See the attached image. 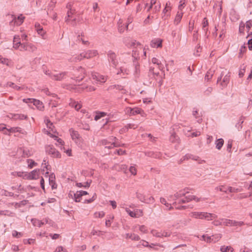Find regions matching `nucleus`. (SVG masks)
<instances>
[{
	"label": "nucleus",
	"instance_id": "obj_1",
	"mask_svg": "<svg viewBox=\"0 0 252 252\" xmlns=\"http://www.w3.org/2000/svg\"><path fill=\"white\" fill-rule=\"evenodd\" d=\"M189 192L187 190L184 189L180 190L176 193H174V208L179 210H185L187 208H192V205H179L180 203H185L190 202L192 200H195L196 202H199L201 200L200 198H198L194 195H188L186 194Z\"/></svg>",
	"mask_w": 252,
	"mask_h": 252
},
{
	"label": "nucleus",
	"instance_id": "obj_2",
	"mask_svg": "<svg viewBox=\"0 0 252 252\" xmlns=\"http://www.w3.org/2000/svg\"><path fill=\"white\" fill-rule=\"evenodd\" d=\"M45 123L46 125V128L44 129L45 133L48 134L51 137L55 138L58 142L59 145H63L64 142L61 139L58 137V133L54 128L53 124L50 121L49 119L45 120Z\"/></svg>",
	"mask_w": 252,
	"mask_h": 252
},
{
	"label": "nucleus",
	"instance_id": "obj_3",
	"mask_svg": "<svg viewBox=\"0 0 252 252\" xmlns=\"http://www.w3.org/2000/svg\"><path fill=\"white\" fill-rule=\"evenodd\" d=\"M46 153L51 155L53 158H60L61 155L60 152L57 151L53 145H47L45 147Z\"/></svg>",
	"mask_w": 252,
	"mask_h": 252
},
{
	"label": "nucleus",
	"instance_id": "obj_4",
	"mask_svg": "<svg viewBox=\"0 0 252 252\" xmlns=\"http://www.w3.org/2000/svg\"><path fill=\"white\" fill-rule=\"evenodd\" d=\"M124 209L126 212L132 218H137L143 216V211L141 210L136 209L132 211L128 207H126Z\"/></svg>",
	"mask_w": 252,
	"mask_h": 252
},
{
	"label": "nucleus",
	"instance_id": "obj_5",
	"mask_svg": "<svg viewBox=\"0 0 252 252\" xmlns=\"http://www.w3.org/2000/svg\"><path fill=\"white\" fill-rule=\"evenodd\" d=\"M115 137H112L110 141H108L107 140L104 139L102 140L101 141V143L102 145L105 146V148H107L108 149H111L115 147L119 146V145L114 142L115 140Z\"/></svg>",
	"mask_w": 252,
	"mask_h": 252
},
{
	"label": "nucleus",
	"instance_id": "obj_6",
	"mask_svg": "<svg viewBox=\"0 0 252 252\" xmlns=\"http://www.w3.org/2000/svg\"><path fill=\"white\" fill-rule=\"evenodd\" d=\"M126 113L130 115H135L140 114L142 116H144L145 114L143 111L139 108H131V107H127L126 108Z\"/></svg>",
	"mask_w": 252,
	"mask_h": 252
},
{
	"label": "nucleus",
	"instance_id": "obj_7",
	"mask_svg": "<svg viewBox=\"0 0 252 252\" xmlns=\"http://www.w3.org/2000/svg\"><path fill=\"white\" fill-rule=\"evenodd\" d=\"M12 20L10 22V24L12 26H20L21 25L25 19V17L22 15H20L17 18L15 16H12Z\"/></svg>",
	"mask_w": 252,
	"mask_h": 252
},
{
	"label": "nucleus",
	"instance_id": "obj_8",
	"mask_svg": "<svg viewBox=\"0 0 252 252\" xmlns=\"http://www.w3.org/2000/svg\"><path fill=\"white\" fill-rule=\"evenodd\" d=\"M74 75L78 81L82 80L85 76V69L81 67L75 70Z\"/></svg>",
	"mask_w": 252,
	"mask_h": 252
},
{
	"label": "nucleus",
	"instance_id": "obj_9",
	"mask_svg": "<svg viewBox=\"0 0 252 252\" xmlns=\"http://www.w3.org/2000/svg\"><path fill=\"white\" fill-rule=\"evenodd\" d=\"M20 50L21 51H28L32 52L36 50V47L32 43H23V44L21 45V48H20Z\"/></svg>",
	"mask_w": 252,
	"mask_h": 252
},
{
	"label": "nucleus",
	"instance_id": "obj_10",
	"mask_svg": "<svg viewBox=\"0 0 252 252\" xmlns=\"http://www.w3.org/2000/svg\"><path fill=\"white\" fill-rule=\"evenodd\" d=\"M93 79L100 83H103L107 80V77L97 73H93L92 74Z\"/></svg>",
	"mask_w": 252,
	"mask_h": 252
},
{
	"label": "nucleus",
	"instance_id": "obj_11",
	"mask_svg": "<svg viewBox=\"0 0 252 252\" xmlns=\"http://www.w3.org/2000/svg\"><path fill=\"white\" fill-rule=\"evenodd\" d=\"M39 175V170H35L30 173H27V174L25 176L26 179L33 180L38 178Z\"/></svg>",
	"mask_w": 252,
	"mask_h": 252
},
{
	"label": "nucleus",
	"instance_id": "obj_12",
	"mask_svg": "<svg viewBox=\"0 0 252 252\" xmlns=\"http://www.w3.org/2000/svg\"><path fill=\"white\" fill-rule=\"evenodd\" d=\"M162 40L159 38H154L151 41L150 45L152 48H161Z\"/></svg>",
	"mask_w": 252,
	"mask_h": 252
},
{
	"label": "nucleus",
	"instance_id": "obj_13",
	"mask_svg": "<svg viewBox=\"0 0 252 252\" xmlns=\"http://www.w3.org/2000/svg\"><path fill=\"white\" fill-rule=\"evenodd\" d=\"M189 159L198 161L199 163L205 162V161L204 160H201L198 156L193 155L190 154H187L184 157V160H188Z\"/></svg>",
	"mask_w": 252,
	"mask_h": 252
},
{
	"label": "nucleus",
	"instance_id": "obj_14",
	"mask_svg": "<svg viewBox=\"0 0 252 252\" xmlns=\"http://www.w3.org/2000/svg\"><path fill=\"white\" fill-rule=\"evenodd\" d=\"M70 133L72 140H74L75 143H78L80 141L81 137L77 131L71 129L70 130Z\"/></svg>",
	"mask_w": 252,
	"mask_h": 252
},
{
	"label": "nucleus",
	"instance_id": "obj_15",
	"mask_svg": "<svg viewBox=\"0 0 252 252\" xmlns=\"http://www.w3.org/2000/svg\"><path fill=\"white\" fill-rule=\"evenodd\" d=\"M35 29L38 33L43 39L46 38V32L44 31L41 27V26L39 24H35Z\"/></svg>",
	"mask_w": 252,
	"mask_h": 252
},
{
	"label": "nucleus",
	"instance_id": "obj_16",
	"mask_svg": "<svg viewBox=\"0 0 252 252\" xmlns=\"http://www.w3.org/2000/svg\"><path fill=\"white\" fill-rule=\"evenodd\" d=\"M48 181L52 189L57 188V185L55 183V176L54 174H51L49 175Z\"/></svg>",
	"mask_w": 252,
	"mask_h": 252
},
{
	"label": "nucleus",
	"instance_id": "obj_17",
	"mask_svg": "<svg viewBox=\"0 0 252 252\" xmlns=\"http://www.w3.org/2000/svg\"><path fill=\"white\" fill-rule=\"evenodd\" d=\"M20 37L19 35H15L13 38V47L17 49L19 48H21V45L23 43H21Z\"/></svg>",
	"mask_w": 252,
	"mask_h": 252
},
{
	"label": "nucleus",
	"instance_id": "obj_18",
	"mask_svg": "<svg viewBox=\"0 0 252 252\" xmlns=\"http://www.w3.org/2000/svg\"><path fill=\"white\" fill-rule=\"evenodd\" d=\"M86 59H91L96 57L97 55V52L95 50H90L85 52Z\"/></svg>",
	"mask_w": 252,
	"mask_h": 252
},
{
	"label": "nucleus",
	"instance_id": "obj_19",
	"mask_svg": "<svg viewBox=\"0 0 252 252\" xmlns=\"http://www.w3.org/2000/svg\"><path fill=\"white\" fill-rule=\"evenodd\" d=\"M108 59L109 61L111 62L115 66H116L117 63V60L116 54L112 52H109L108 54Z\"/></svg>",
	"mask_w": 252,
	"mask_h": 252
},
{
	"label": "nucleus",
	"instance_id": "obj_20",
	"mask_svg": "<svg viewBox=\"0 0 252 252\" xmlns=\"http://www.w3.org/2000/svg\"><path fill=\"white\" fill-rule=\"evenodd\" d=\"M204 212H193L190 214V216L195 219H204Z\"/></svg>",
	"mask_w": 252,
	"mask_h": 252
},
{
	"label": "nucleus",
	"instance_id": "obj_21",
	"mask_svg": "<svg viewBox=\"0 0 252 252\" xmlns=\"http://www.w3.org/2000/svg\"><path fill=\"white\" fill-rule=\"evenodd\" d=\"M73 194L74 196V200L75 202H79L81 201L82 196L79 191H77L75 193H73V192L70 191L69 193V196L73 198Z\"/></svg>",
	"mask_w": 252,
	"mask_h": 252
},
{
	"label": "nucleus",
	"instance_id": "obj_22",
	"mask_svg": "<svg viewBox=\"0 0 252 252\" xmlns=\"http://www.w3.org/2000/svg\"><path fill=\"white\" fill-rule=\"evenodd\" d=\"M9 117L10 118L12 119L15 120H24V119H26L27 118V116H26L24 114H10L9 116Z\"/></svg>",
	"mask_w": 252,
	"mask_h": 252
},
{
	"label": "nucleus",
	"instance_id": "obj_23",
	"mask_svg": "<svg viewBox=\"0 0 252 252\" xmlns=\"http://www.w3.org/2000/svg\"><path fill=\"white\" fill-rule=\"evenodd\" d=\"M151 233L153 235V236L158 237H167L170 235L169 234H168L166 232H158L157 230H153L151 231Z\"/></svg>",
	"mask_w": 252,
	"mask_h": 252
},
{
	"label": "nucleus",
	"instance_id": "obj_24",
	"mask_svg": "<svg viewBox=\"0 0 252 252\" xmlns=\"http://www.w3.org/2000/svg\"><path fill=\"white\" fill-rule=\"evenodd\" d=\"M32 103L37 107L38 109L40 110H42L44 108V106L42 102L39 100L33 99V100H32Z\"/></svg>",
	"mask_w": 252,
	"mask_h": 252
},
{
	"label": "nucleus",
	"instance_id": "obj_25",
	"mask_svg": "<svg viewBox=\"0 0 252 252\" xmlns=\"http://www.w3.org/2000/svg\"><path fill=\"white\" fill-rule=\"evenodd\" d=\"M65 76V73H62L60 74H53L51 78L55 80L60 81L63 79Z\"/></svg>",
	"mask_w": 252,
	"mask_h": 252
},
{
	"label": "nucleus",
	"instance_id": "obj_26",
	"mask_svg": "<svg viewBox=\"0 0 252 252\" xmlns=\"http://www.w3.org/2000/svg\"><path fill=\"white\" fill-rule=\"evenodd\" d=\"M20 131V128L18 127H11L10 128H6V130L4 131V134H10L11 133H14L16 132H18Z\"/></svg>",
	"mask_w": 252,
	"mask_h": 252
},
{
	"label": "nucleus",
	"instance_id": "obj_27",
	"mask_svg": "<svg viewBox=\"0 0 252 252\" xmlns=\"http://www.w3.org/2000/svg\"><path fill=\"white\" fill-rule=\"evenodd\" d=\"M229 77L230 76L228 74L225 75L224 77L223 78V79L222 81L220 82V85L223 87H225L228 83L229 82Z\"/></svg>",
	"mask_w": 252,
	"mask_h": 252
},
{
	"label": "nucleus",
	"instance_id": "obj_28",
	"mask_svg": "<svg viewBox=\"0 0 252 252\" xmlns=\"http://www.w3.org/2000/svg\"><path fill=\"white\" fill-rule=\"evenodd\" d=\"M192 115L197 120V122L198 123H201L202 122V119L201 118V115L199 113V112L196 110H193Z\"/></svg>",
	"mask_w": 252,
	"mask_h": 252
},
{
	"label": "nucleus",
	"instance_id": "obj_29",
	"mask_svg": "<svg viewBox=\"0 0 252 252\" xmlns=\"http://www.w3.org/2000/svg\"><path fill=\"white\" fill-rule=\"evenodd\" d=\"M204 219L208 220H212L214 219L217 218V216L214 214L208 213L204 212Z\"/></svg>",
	"mask_w": 252,
	"mask_h": 252
},
{
	"label": "nucleus",
	"instance_id": "obj_30",
	"mask_svg": "<svg viewBox=\"0 0 252 252\" xmlns=\"http://www.w3.org/2000/svg\"><path fill=\"white\" fill-rule=\"evenodd\" d=\"M222 225L225 226H234V220L222 219H221Z\"/></svg>",
	"mask_w": 252,
	"mask_h": 252
},
{
	"label": "nucleus",
	"instance_id": "obj_31",
	"mask_svg": "<svg viewBox=\"0 0 252 252\" xmlns=\"http://www.w3.org/2000/svg\"><path fill=\"white\" fill-rule=\"evenodd\" d=\"M220 251L221 252H234L233 248L230 246H222L220 247Z\"/></svg>",
	"mask_w": 252,
	"mask_h": 252
},
{
	"label": "nucleus",
	"instance_id": "obj_32",
	"mask_svg": "<svg viewBox=\"0 0 252 252\" xmlns=\"http://www.w3.org/2000/svg\"><path fill=\"white\" fill-rule=\"evenodd\" d=\"M223 143L224 141L223 139L220 138L217 139L215 142L216 148L219 150H220L223 145Z\"/></svg>",
	"mask_w": 252,
	"mask_h": 252
},
{
	"label": "nucleus",
	"instance_id": "obj_33",
	"mask_svg": "<svg viewBox=\"0 0 252 252\" xmlns=\"http://www.w3.org/2000/svg\"><path fill=\"white\" fill-rule=\"evenodd\" d=\"M246 65L244 64H243L242 65H241L239 71V76L240 78H242L244 76L245 72L246 71Z\"/></svg>",
	"mask_w": 252,
	"mask_h": 252
},
{
	"label": "nucleus",
	"instance_id": "obj_34",
	"mask_svg": "<svg viewBox=\"0 0 252 252\" xmlns=\"http://www.w3.org/2000/svg\"><path fill=\"white\" fill-rule=\"evenodd\" d=\"M104 216L105 213L103 211H97L94 214V217L95 219L102 218Z\"/></svg>",
	"mask_w": 252,
	"mask_h": 252
},
{
	"label": "nucleus",
	"instance_id": "obj_35",
	"mask_svg": "<svg viewBox=\"0 0 252 252\" xmlns=\"http://www.w3.org/2000/svg\"><path fill=\"white\" fill-rule=\"evenodd\" d=\"M244 117L243 116H241L240 118V119L239 120V122L238 123L236 124V127L237 128V129L240 130L242 128V124L244 122Z\"/></svg>",
	"mask_w": 252,
	"mask_h": 252
},
{
	"label": "nucleus",
	"instance_id": "obj_36",
	"mask_svg": "<svg viewBox=\"0 0 252 252\" xmlns=\"http://www.w3.org/2000/svg\"><path fill=\"white\" fill-rule=\"evenodd\" d=\"M212 238L211 236H209L207 235H203L201 236V238L200 240L204 241L207 243H211L212 242Z\"/></svg>",
	"mask_w": 252,
	"mask_h": 252
},
{
	"label": "nucleus",
	"instance_id": "obj_37",
	"mask_svg": "<svg viewBox=\"0 0 252 252\" xmlns=\"http://www.w3.org/2000/svg\"><path fill=\"white\" fill-rule=\"evenodd\" d=\"M27 173L28 172H21V171H20V172H15L13 173V175L14 176H18V177H22L24 179H26V177H25V176H26V175L27 174Z\"/></svg>",
	"mask_w": 252,
	"mask_h": 252
},
{
	"label": "nucleus",
	"instance_id": "obj_38",
	"mask_svg": "<svg viewBox=\"0 0 252 252\" xmlns=\"http://www.w3.org/2000/svg\"><path fill=\"white\" fill-rule=\"evenodd\" d=\"M212 242L216 243L218 242L221 238V235L220 234H217L211 236Z\"/></svg>",
	"mask_w": 252,
	"mask_h": 252
},
{
	"label": "nucleus",
	"instance_id": "obj_39",
	"mask_svg": "<svg viewBox=\"0 0 252 252\" xmlns=\"http://www.w3.org/2000/svg\"><path fill=\"white\" fill-rule=\"evenodd\" d=\"M106 115V113L104 112H98L96 113L95 117L94 120L95 121H97L98 120L100 119V118L105 116Z\"/></svg>",
	"mask_w": 252,
	"mask_h": 252
},
{
	"label": "nucleus",
	"instance_id": "obj_40",
	"mask_svg": "<svg viewBox=\"0 0 252 252\" xmlns=\"http://www.w3.org/2000/svg\"><path fill=\"white\" fill-rule=\"evenodd\" d=\"M216 190H219L220 191L224 192L225 193H227L228 191V187H226L224 186H220L219 187H217L215 188Z\"/></svg>",
	"mask_w": 252,
	"mask_h": 252
},
{
	"label": "nucleus",
	"instance_id": "obj_41",
	"mask_svg": "<svg viewBox=\"0 0 252 252\" xmlns=\"http://www.w3.org/2000/svg\"><path fill=\"white\" fill-rule=\"evenodd\" d=\"M0 63L3 64H6L7 65H9L10 64V62L8 59L2 58L0 56Z\"/></svg>",
	"mask_w": 252,
	"mask_h": 252
},
{
	"label": "nucleus",
	"instance_id": "obj_42",
	"mask_svg": "<svg viewBox=\"0 0 252 252\" xmlns=\"http://www.w3.org/2000/svg\"><path fill=\"white\" fill-rule=\"evenodd\" d=\"M75 10H68L67 12V18H66V21L68 22L69 21L70 18H72V15H73Z\"/></svg>",
	"mask_w": 252,
	"mask_h": 252
},
{
	"label": "nucleus",
	"instance_id": "obj_43",
	"mask_svg": "<svg viewBox=\"0 0 252 252\" xmlns=\"http://www.w3.org/2000/svg\"><path fill=\"white\" fill-rule=\"evenodd\" d=\"M84 59H86L85 52H82V53H80L79 55H77L76 57H75V59L77 61H81Z\"/></svg>",
	"mask_w": 252,
	"mask_h": 252
},
{
	"label": "nucleus",
	"instance_id": "obj_44",
	"mask_svg": "<svg viewBox=\"0 0 252 252\" xmlns=\"http://www.w3.org/2000/svg\"><path fill=\"white\" fill-rule=\"evenodd\" d=\"M246 47L245 45H242L239 50V57L242 58L243 54L246 52Z\"/></svg>",
	"mask_w": 252,
	"mask_h": 252
},
{
	"label": "nucleus",
	"instance_id": "obj_45",
	"mask_svg": "<svg viewBox=\"0 0 252 252\" xmlns=\"http://www.w3.org/2000/svg\"><path fill=\"white\" fill-rule=\"evenodd\" d=\"M160 201L162 204H163L166 206V207H167V209L169 210L172 208L171 204L167 203L166 200L164 198H160Z\"/></svg>",
	"mask_w": 252,
	"mask_h": 252
},
{
	"label": "nucleus",
	"instance_id": "obj_46",
	"mask_svg": "<svg viewBox=\"0 0 252 252\" xmlns=\"http://www.w3.org/2000/svg\"><path fill=\"white\" fill-rule=\"evenodd\" d=\"M228 191L229 192H238L241 191V189L233 188L232 187H228Z\"/></svg>",
	"mask_w": 252,
	"mask_h": 252
},
{
	"label": "nucleus",
	"instance_id": "obj_47",
	"mask_svg": "<svg viewBox=\"0 0 252 252\" xmlns=\"http://www.w3.org/2000/svg\"><path fill=\"white\" fill-rule=\"evenodd\" d=\"M213 76V71L210 70L207 72V74L205 76V80L209 81L210 80Z\"/></svg>",
	"mask_w": 252,
	"mask_h": 252
},
{
	"label": "nucleus",
	"instance_id": "obj_48",
	"mask_svg": "<svg viewBox=\"0 0 252 252\" xmlns=\"http://www.w3.org/2000/svg\"><path fill=\"white\" fill-rule=\"evenodd\" d=\"M182 16H183V13L181 12H180L178 11L177 13V15L174 19V21H176L177 22H180V21L182 19Z\"/></svg>",
	"mask_w": 252,
	"mask_h": 252
},
{
	"label": "nucleus",
	"instance_id": "obj_49",
	"mask_svg": "<svg viewBox=\"0 0 252 252\" xmlns=\"http://www.w3.org/2000/svg\"><path fill=\"white\" fill-rule=\"evenodd\" d=\"M131 174L134 176L137 174V169L135 166H131L129 169Z\"/></svg>",
	"mask_w": 252,
	"mask_h": 252
},
{
	"label": "nucleus",
	"instance_id": "obj_50",
	"mask_svg": "<svg viewBox=\"0 0 252 252\" xmlns=\"http://www.w3.org/2000/svg\"><path fill=\"white\" fill-rule=\"evenodd\" d=\"M61 150H63V152L66 153V154L68 156H71L72 154H71V150L69 148L67 149H66L64 147H63V148H61Z\"/></svg>",
	"mask_w": 252,
	"mask_h": 252
},
{
	"label": "nucleus",
	"instance_id": "obj_51",
	"mask_svg": "<svg viewBox=\"0 0 252 252\" xmlns=\"http://www.w3.org/2000/svg\"><path fill=\"white\" fill-rule=\"evenodd\" d=\"M152 62L154 63V64H157L158 66V67L159 68H160V62H159V61L158 60V59L156 58H153L152 59Z\"/></svg>",
	"mask_w": 252,
	"mask_h": 252
},
{
	"label": "nucleus",
	"instance_id": "obj_52",
	"mask_svg": "<svg viewBox=\"0 0 252 252\" xmlns=\"http://www.w3.org/2000/svg\"><path fill=\"white\" fill-rule=\"evenodd\" d=\"M28 163L29 167H30L31 168H32L33 166H35L36 165V163H35L32 159H28Z\"/></svg>",
	"mask_w": 252,
	"mask_h": 252
},
{
	"label": "nucleus",
	"instance_id": "obj_53",
	"mask_svg": "<svg viewBox=\"0 0 252 252\" xmlns=\"http://www.w3.org/2000/svg\"><path fill=\"white\" fill-rule=\"evenodd\" d=\"M75 105V109L78 111L82 107V105L80 103H78V102L76 101H72V105Z\"/></svg>",
	"mask_w": 252,
	"mask_h": 252
},
{
	"label": "nucleus",
	"instance_id": "obj_54",
	"mask_svg": "<svg viewBox=\"0 0 252 252\" xmlns=\"http://www.w3.org/2000/svg\"><path fill=\"white\" fill-rule=\"evenodd\" d=\"M33 224L35 226H41L44 224V222L40 221L38 220H32Z\"/></svg>",
	"mask_w": 252,
	"mask_h": 252
},
{
	"label": "nucleus",
	"instance_id": "obj_55",
	"mask_svg": "<svg viewBox=\"0 0 252 252\" xmlns=\"http://www.w3.org/2000/svg\"><path fill=\"white\" fill-rule=\"evenodd\" d=\"M139 230L143 233H147L148 231L147 227L144 225L140 226Z\"/></svg>",
	"mask_w": 252,
	"mask_h": 252
},
{
	"label": "nucleus",
	"instance_id": "obj_56",
	"mask_svg": "<svg viewBox=\"0 0 252 252\" xmlns=\"http://www.w3.org/2000/svg\"><path fill=\"white\" fill-rule=\"evenodd\" d=\"M12 236L14 237L19 238L22 236V233L15 230L12 231Z\"/></svg>",
	"mask_w": 252,
	"mask_h": 252
},
{
	"label": "nucleus",
	"instance_id": "obj_57",
	"mask_svg": "<svg viewBox=\"0 0 252 252\" xmlns=\"http://www.w3.org/2000/svg\"><path fill=\"white\" fill-rule=\"evenodd\" d=\"M96 196V194L94 193L91 199H88V200H85L84 201V203H90L92 202L95 199Z\"/></svg>",
	"mask_w": 252,
	"mask_h": 252
},
{
	"label": "nucleus",
	"instance_id": "obj_58",
	"mask_svg": "<svg viewBox=\"0 0 252 252\" xmlns=\"http://www.w3.org/2000/svg\"><path fill=\"white\" fill-rule=\"evenodd\" d=\"M131 239L132 240L138 241L140 239V237L136 234H132L131 236Z\"/></svg>",
	"mask_w": 252,
	"mask_h": 252
},
{
	"label": "nucleus",
	"instance_id": "obj_59",
	"mask_svg": "<svg viewBox=\"0 0 252 252\" xmlns=\"http://www.w3.org/2000/svg\"><path fill=\"white\" fill-rule=\"evenodd\" d=\"M252 26V21L251 20L248 21L246 23V28L249 31Z\"/></svg>",
	"mask_w": 252,
	"mask_h": 252
},
{
	"label": "nucleus",
	"instance_id": "obj_60",
	"mask_svg": "<svg viewBox=\"0 0 252 252\" xmlns=\"http://www.w3.org/2000/svg\"><path fill=\"white\" fill-rule=\"evenodd\" d=\"M200 135V131H196L192 132L190 135H189V136H191V137H197Z\"/></svg>",
	"mask_w": 252,
	"mask_h": 252
},
{
	"label": "nucleus",
	"instance_id": "obj_61",
	"mask_svg": "<svg viewBox=\"0 0 252 252\" xmlns=\"http://www.w3.org/2000/svg\"><path fill=\"white\" fill-rule=\"evenodd\" d=\"M208 26V22L206 18H204L202 22V27L206 28Z\"/></svg>",
	"mask_w": 252,
	"mask_h": 252
},
{
	"label": "nucleus",
	"instance_id": "obj_62",
	"mask_svg": "<svg viewBox=\"0 0 252 252\" xmlns=\"http://www.w3.org/2000/svg\"><path fill=\"white\" fill-rule=\"evenodd\" d=\"M245 29V24L243 23H241L239 26V32L242 33L244 32Z\"/></svg>",
	"mask_w": 252,
	"mask_h": 252
},
{
	"label": "nucleus",
	"instance_id": "obj_63",
	"mask_svg": "<svg viewBox=\"0 0 252 252\" xmlns=\"http://www.w3.org/2000/svg\"><path fill=\"white\" fill-rule=\"evenodd\" d=\"M213 137L212 136H208L206 143L208 145L210 144V143L213 141Z\"/></svg>",
	"mask_w": 252,
	"mask_h": 252
},
{
	"label": "nucleus",
	"instance_id": "obj_64",
	"mask_svg": "<svg viewBox=\"0 0 252 252\" xmlns=\"http://www.w3.org/2000/svg\"><path fill=\"white\" fill-rule=\"evenodd\" d=\"M248 47L250 50H252V39H250L248 42Z\"/></svg>",
	"mask_w": 252,
	"mask_h": 252
}]
</instances>
